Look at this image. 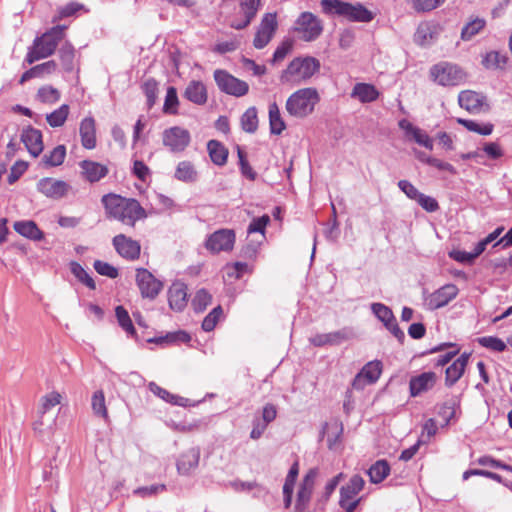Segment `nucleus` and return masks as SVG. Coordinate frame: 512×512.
Wrapping results in <instances>:
<instances>
[{"mask_svg":"<svg viewBox=\"0 0 512 512\" xmlns=\"http://www.w3.org/2000/svg\"><path fill=\"white\" fill-rule=\"evenodd\" d=\"M119 325L130 335L135 334V329L127 310L123 306H117L115 309Z\"/></svg>","mask_w":512,"mask_h":512,"instance_id":"6e6d98bb","label":"nucleus"},{"mask_svg":"<svg viewBox=\"0 0 512 512\" xmlns=\"http://www.w3.org/2000/svg\"><path fill=\"white\" fill-rule=\"evenodd\" d=\"M299 38L306 42L316 40L323 31L322 21L311 12H302L293 27Z\"/></svg>","mask_w":512,"mask_h":512,"instance_id":"0eeeda50","label":"nucleus"},{"mask_svg":"<svg viewBox=\"0 0 512 512\" xmlns=\"http://www.w3.org/2000/svg\"><path fill=\"white\" fill-rule=\"evenodd\" d=\"M82 146L86 149L96 147V124L93 117H85L79 127Z\"/></svg>","mask_w":512,"mask_h":512,"instance_id":"bb28decb","label":"nucleus"},{"mask_svg":"<svg viewBox=\"0 0 512 512\" xmlns=\"http://www.w3.org/2000/svg\"><path fill=\"white\" fill-rule=\"evenodd\" d=\"M191 339L190 335L184 331H178L176 333H169L164 337H157L154 339H150L149 342H154L157 344L162 343H172V342H189Z\"/></svg>","mask_w":512,"mask_h":512,"instance_id":"680f3d73","label":"nucleus"},{"mask_svg":"<svg viewBox=\"0 0 512 512\" xmlns=\"http://www.w3.org/2000/svg\"><path fill=\"white\" fill-rule=\"evenodd\" d=\"M365 481L360 475H353L349 482L340 489L339 505L346 512H354L361 498L356 496L364 488Z\"/></svg>","mask_w":512,"mask_h":512,"instance_id":"6e6552de","label":"nucleus"},{"mask_svg":"<svg viewBox=\"0 0 512 512\" xmlns=\"http://www.w3.org/2000/svg\"><path fill=\"white\" fill-rule=\"evenodd\" d=\"M371 310L385 327L395 320L392 310L382 303H373L371 305Z\"/></svg>","mask_w":512,"mask_h":512,"instance_id":"3c124183","label":"nucleus"},{"mask_svg":"<svg viewBox=\"0 0 512 512\" xmlns=\"http://www.w3.org/2000/svg\"><path fill=\"white\" fill-rule=\"evenodd\" d=\"M260 6V0H240V10L244 16L241 21L233 20L230 26L236 30L246 28L256 16Z\"/></svg>","mask_w":512,"mask_h":512,"instance_id":"393cba45","label":"nucleus"},{"mask_svg":"<svg viewBox=\"0 0 512 512\" xmlns=\"http://www.w3.org/2000/svg\"><path fill=\"white\" fill-rule=\"evenodd\" d=\"M241 125L244 131L254 133L258 127V118L256 108L250 107L241 117Z\"/></svg>","mask_w":512,"mask_h":512,"instance_id":"8fccbe9b","label":"nucleus"},{"mask_svg":"<svg viewBox=\"0 0 512 512\" xmlns=\"http://www.w3.org/2000/svg\"><path fill=\"white\" fill-rule=\"evenodd\" d=\"M91 407H92L93 413L97 417L107 419L108 411L106 408L105 396H104V393L102 390H98L93 393L92 398H91Z\"/></svg>","mask_w":512,"mask_h":512,"instance_id":"49530a36","label":"nucleus"},{"mask_svg":"<svg viewBox=\"0 0 512 512\" xmlns=\"http://www.w3.org/2000/svg\"><path fill=\"white\" fill-rule=\"evenodd\" d=\"M112 243L121 257L127 260H136L139 258L141 246L138 241L124 234H118L113 238Z\"/></svg>","mask_w":512,"mask_h":512,"instance_id":"a211bd4d","label":"nucleus"},{"mask_svg":"<svg viewBox=\"0 0 512 512\" xmlns=\"http://www.w3.org/2000/svg\"><path fill=\"white\" fill-rule=\"evenodd\" d=\"M70 108L67 104L61 105L58 109L46 115L47 123L53 127H61L66 122Z\"/></svg>","mask_w":512,"mask_h":512,"instance_id":"a19ab883","label":"nucleus"},{"mask_svg":"<svg viewBox=\"0 0 512 512\" xmlns=\"http://www.w3.org/2000/svg\"><path fill=\"white\" fill-rule=\"evenodd\" d=\"M178 104L179 100L176 88L172 86L168 87L163 105V111L167 114H176Z\"/></svg>","mask_w":512,"mask_h":512,"instance_id":"864d4df0","label":"nucleus"},{"mask_svg":"<svg viewBox=\"0 0 512 512\" xmlns=\"http://www.w3.org/2000/svg\"><path fill=\"white\" fill-rule=\"evenodd\" d=\"M367 473L372 483L379 484L390 474V465L384 459L377 460Z\"/></svg>","mask_w":512,"mask_h":512,"instance_id":"72a5a7b5","label":"nucleus"},{"mask_svg":"<svg viewBox=\"0 0 512 512\" xmlns=\"http://www.w3.org/2000/svg\"><path fill=\"white\" fill-rule=\"evenodd\" d=\"M187 301V286L183 282H174L168 290L170 308L180 312L186 307Z\"/></svg>","mask_w":512,"mask_h":512,"instance_id":"a878e982","label":"nucleus"},{"mask_svg":"<svg viewBox=\"0 0 512 512\" xmlns=\"http://www.w3.org/2000/svg\"><path fill=\"white\" fill-rule=\"evenodd\" d=\"M212 296L205 289H200L196 292L192 306L196 312H202L211 303Z\"/></svg>","mask_w":512,"mask_h":512,"instance_id":"4d7b16f0","label":"nucleus"},{"mask_svg":"<svg viewBox=\"0 0 512 512\" xmlns=\"http://www.w3.org/2000/svg\"><path fill=\"white\" fill-rule=\"evenodd\" d=\"M136 283L142 297L155 299L163 288V283L145 268L136 270Z\"/></svg>","mask_w":512,"mask_h":512,"instance_id":"ddd939ff","label":"nucleus"},{"mask_svg":"<svg viewBox=\"0 0 512 512\" xmlns=\"http://www.w3.org/2000/svg\"><path fill=\"white\" fill-rule=\"evenodd\" d=\"M56 419L57 414H42L37 410V417L33 423V429L40 435L51 433L56 423Z\"/></svg>","mask_w":512,"mask_h":512,"instance_id":"473e14b6","label":"nucleus"},{"mask_svg":"<svg viewBox=\"0 0 512 512\" xmlns=\"http://www.w3.org/2000/svg\"><path fill=\"white\" fill-rule=\"evenodd\" d=\"M66 156V148L63 145H58L49 154H45L42 161L46 166L55 167L64 162Z\"/></svg>","mask_w":512,"mask_h":512,"instance_id":"de8ad7c7","label":"nucleus"},{"mask_svg":"<svg viewBox=\"0 0 512 512\" xmlns=\"http://www.w3.org/2000/svg\"><path fill=\"white\" fill-rule=\"evenodd\" d=\"M14 230L20 235L35 241L43 239L44 234L36 223L31 220L17 221L13 225Z\"/></svg>","mask_w":512,"mask_h":512,"instance_id":"2f4dec72","label":"nucleus"},{"mask_svg":"<svg viewBox=\"0 0 512 512\" xmlns=\"http://www.w3.org/2000/svg\"><path fill=\"white\" fill-rule=\"evenodd\" d=\"M435 27L429 23H421L414 35V41L418 45L426 46L433 42L435 39Z\"/></svg>","mask_w":512,"mask_h":512,"instance_id":"e433bc0d","label":"nucleus"},{"mask_svg":"<svg viewBox=\"0 0 512 512\" xmlns=\"http://www.w3.org/2000/svg\"><path fill=\"white\" fill-rule=\"evenodd\" d=\"M235 232L232 229H219L206 240L205 247L212 253L231 251L235 244Z\"/></svg>","mask_w":512,"mask_h":512,"instance_id":"f8f14e48","label":"nucleus"},{"mask_svg":"<svg viewBox=\"0 0 512 512\" xmlns=\"http://www.w3.org/2000/svg\"><path fill=\"white\" fill-rule=\"evenodd\" d=\"M58 56L65 72H72L74 69L75 48L70 42H64L58 50Z\"/></svg>","mask_w":512,"mask_h":512,"instance_id":"f704fd0d","label":"nucleus"},{"mask_svg":"<svg viewBox=\"0 0 512 512\" xmlns=\"http://www.w3.org/2000/svg\"><path fill=\"white\" fill-rule=\"evenodd\" d=\"M320 69V62L314 57L293 59L281 74V82L298 85L309 80Z\"/></svg>","mask_w":512,"mask_h":512,"instance_id":"20e7f679","label":"nucleus"},{"mask_svg":"<svg viewBox=\"0 0 512 512\" xmlns=\"http://www.w3.org/2000/svg\"><path fill=\"white\" fill-rule=\"evenodd\" d=\"M469 356L470 355L466 353L462 354L446 369L445 384L447 386L450 387L454 385L461 378L468 363Z\"/></svg>","mask_w":512,"mask_h":512,"instance_id":"c85d7f7f","label":"nucleus"},{"mask_svg":"<svg viewBox=\"0 0 512 512\" xmlns=\"http://www.w3.org/2000/svg\"><path fill=\"white\" fill-rule=\"evenodd\" d=\"M478 343L487 349L502 352L506 349V344L503 340L494 336H484L478 338Z\"/></svg>","mask_w":512,"mask_h":512,"instance_id":"052dcab7","label":"nucleus"},{"mask_svg":"<svg viewBox=\"0 0 512 512\" xmlns=\"http://www.w3.org/2000/svg\"><path fill=\"white\" fill-rule=\"evenodd\" d=\"M93 266L96 272L100 275L107 276L111 279H114L118 276L117 268L107 262L96 260Z\"/></svg>","mask_w":512,"mask_h":512,"instance_id":"338daca9","label":"nucleus"},{"mask_svg":"<svg viewBox=\"0 0 512 512\" xmlns=\"http://www.w3.org/2000/svg\"><path fill=\"white\" fill-rule=\"evenodd\" d=\"M457 123L464 126L468 131L478 133L480 135H490L493 131V124L487 123L484 125L479 124L474 120L457 118Z\"/></svg>","mask_w":512,"mask_h":512,"instance_id":"c03bdc74","label":"nucleus"},{"mask_svg":"<svg viewBox=\"0 0 512 512\" xmlns=\"http://www.w3.org/2000/svg\"><path fill=\"white\" fill-rule=\"evenodd\" d=\"M214 79L218 88L229 95L241 97L247 94L249 90L248 84L225 70H216L214 72Z\"/></svg>","mask_w":512,"mask_h":512,"instance_id":"9d476101","label":"nucleus"},{"mask_svg":"<svg viewBox=\"0 0 512 512\" xmlns=\"http://www.w3.org/2000/svg\"><path fill=\"white\" fill-rule=\"evenodd\" d=\"M37 188L46 197L59 199L68 193L70 186L62 180L43 178L38 182Z\"/></svg>","mask_w":512,"mask_h":512,"instance_id":"6ab92c4d","label":"nucleus"},{"mask_svg":"<svg viewBox=\"0 0 512 512\" xmlns=\"http://www.w3.org/2000/svg\"><path fill=\"white\" fill-rule=\"evenodd\" d=\"M382 373L380 361H370L364 365L361 371L354 377L352 387L355 390H363L367 385L377 382Z\"/></svg>","mask_w":512,"mask_h":512,"instance_id":"2eb2a0df","label":"nucleus"},{"mask_svg":"<svg viewBox=\"0 0 512 512\" xmlns=\"http://www.w3.org/2000/svg\"><path fill=\"white\" fill-rule=\"evenodd\" d=\"M222 312H223V311H222L221 306H217V307H215V308H214V309H213V310H212V311H211V312H210V313H209V314L204 318V320H203V322H202V328H203V330H204V331H206V332H210V331H212V330L215 328V326H216V324H217V322H218V320H219L220 316L222 315Z\"/></svg>","mask_w":512,"mask_h":512,"instance_id":"0e129e2a","label":"nucleus"},{"mask_svg":"<svg viewBox=\"0 0 512 512\" xmlns=\"http://www.w3.org/2000/svg\"><path fill=\"white\" fill-rule=\"evenodd\" d=\"M201 450L199 447H190L181 452L176 460L177 472L183 476H189L199 466Z\"/></svg>","mask_w":512,"mask_h":512,"instance_id":"f3484780","label":"nucleus"},{"mask_svg":"<svg viewBox=\"0 0 512 512\" xmlns=\"http://www.w3.org/2000/svg\"><path fill=\"white\" fill-rule=\"evenodd\" d=\"M207 149L214 164L222 166L227 162L228 150L220 142L210 140Z\"/></svg>","mask_w":512,"mask_h":512,"instance_id":"c9c22d12","label":"nucleus"},{"mask_svg":"<svg viewBox=\"0 0 512 512\" xmlns=\"http://www.w3.org/2000/svg\"><path fill=\"white\" fill-rule=\"evenodd\" d=\"M60 97V91L51 85L41 86L36 93V99L44 104H55Z\"/></svg>","mask_w":512,"mask_h":512,"instance_id":"ea45409f","label":"nucleus"},{"mask_svg":"<svg viewBox=\"0 0 512 512\" xmlns=\"http://www.w3.org/2000/svg\"><path fill=\"white\" fill-rule=\"evenodd\" d=\"M342 430V425L338 423L331 424L327 427V445L329 449L334 450L337 448Z\"/></svg>","mask_w":512,"mask_h":512,"instance_id":"bf43d9fd","label":"nucleus"},{"mask_svg":"<svg viewBox=\"0 0 512 512\" xmlns=\"http://www.w3.org/2000/svg\"><path fill=\"white\" fill-rule=\"evenodd\" d=\"M437 381V375L432 372H423L420 375L414 376L409 381V390L412 397H417L429 390H431Z\"/></svg>","mask_w":512,"mask_h":512,"instance_id":"412c9836","label":"nucleus"},{"mask_svg":"<svg viewBox=\"0 0 512 512\" xmlns=\"http://www.w3.org/2000/svg\"><path fill=\"white\" fill-rule=\"evenodd\" d=\"M270 222V217L268 215H263L258 218H254L247 229V232L249 234L259 232L262 235H264L265 228L267 224Z\"/></svg>","mask_w":512,"mask_h":512,"instance_id":"774afa93","label":"nucleus"},{"mask_svg":"<svg viewBox=\"0 0 512 512\" xmlns=\"http://www.w3.org/2000/svg\"><path fill=\"white\" fill-rule=\"evenodd\" d=\"M444 2L445 0H411L413 8L418 12L432 11Z\"/></svg>","mask_w":512,"mask_h":512,"instance_id":"69168bd1","label":"nucleus"},{"mask_svg":"<svg viewBox=\"0 0 512 512\" xmlns=\"http://www.w3.org/2000/svg\"><path fill=\"white\" fill-rule=\"evenodd\" d=\"M458 103L470 114H480L489 110L486 96L472 90L461 91L458 95Z\"/></svg>","mask_w":512,"mask_h":512,"instance_id":"4468645a","label":"nucleus"},{"mask_svg":"<svg viewBox=\"0 0 512 512\" xmlns=\"http://www.w3.org/2000/svg\"><path fill=\"white\" fill-rule=\"evenodd\" d=\"M62 395L57 391H52L40 398L38 409L42 414H53L52 409L61 404Z\"/></svg>","mask_w":512,"mask_h":512,"instance_id":"4c0bfd02","label":"nucleus"},{"mask_svg":"<svg viewBox=\"0 0 512 512\" xmlns=\"http://www.w3.org/2000/svg\"><path fill=\"white\" fill-rule=\"evenodd\" d=\"M430 78L440 86H458L466 80L465 71L458 65L442 61L429 70Z\"/></svg>","mask_w":512,"mask_h":512,"instance_id":"423d86ee","label":"nucleus"},{"mask_svg":"<svg viewBox=\"0 0 512 512\" xmlns=\"http://www.w3.org/2000/svg\"><path fill=\"white\" fill-rule=\"evenodd\" d=\"M320 97L315 88H302L290 95L286 101V111L293 117L304 118L314 111Z\"/></svg>","mask_w":512,"mask_h":512,"instance_id":"39448f33","label":"nucleus"},{"mask_svg":"<svg viewBox=\"0 0 512 512\" xmlns=\"http://www.w3.org/2000/svg\"><path fill=\"white\" fill-rule=\"evenodd\" d=\"M458 292L459 290L456 285L445 284L425 297V305L430 310L442 308L455 299Z\"/></svg>","mask_w":512,"mask_h":512,"instance_id":"dca6fc26","label":"nucleus"},{"mask_svg":"<svg viewBox=\"0 0 512 512\" xmlns=\"http://www.w3.org/2000/svg\"><path fill=\"white\" fill-rule=\"evenodd\" d=\"M102 203L113 218L128 226H134L138 219L145 216V210L135 199L108 194L102 197Z\"/></svg>","mask_w":512,"mask_h":512,"instance_id":"f257e3e1","label":"nucleus"},{"mask_svg":"<svg viewBox=\"0 0 512 512\" xmlns=\"http://www.w3.org/2000/svg\"><path fill=\"white\" fill-rule=\"evenodd\" d=\"M379 96L377 89L367 83H357L351 92V97L358 99L362 103L375 101Z\"/></svg>","mask_w":512,"mask_h":512,"instance_id":"7c9ffc66","label":"nucleus"},{"mask_svg":"<svg viewBox=\"0 0 512 512\" xmlns=\"http://www.w3.org/2000/svg\"><path fill=\"white\" fill-rule=\"evenodd\" d=\"M237 152L242 175L248 178L249 180H255L257 174L248 163L245 152L240 147L237 148Z\"/></svg>","mask_w":512,"mask_h":512,"instance_id":"e2e57ef3","label":"nucleus"},{"mask_svg":"<svg viewBox=\"0 0 512 512\" xmlns=\"http://www.w3.org/2000/svg\"><path fill=\"white\" fill-rule=\"evenodd\" d=\"M399 127L405 132V136L409 140L415 141L417 144L432 150L433 140L432 138L422 129L414 126L406 119H402L398 123Z\"/></svg>","mask_w":512,"mask_h":512,"instance_id":"4be33fe9","label":"nucleus"},{"mask_svg":"<svg viewBox=\"0 0 512 512\" xmlns=\"http://www.w3.org/2000/svg\"><path fill=\"white\" fill-rule=\"evenodd\" d=\"M184 97L194 104H205L207 101L205 85L201 81H191L185 89Z\"/></svg>","mask_w":512,"mask_h":512,"instance_id":"c756f323","label":"nucleus"},{"mask_svg":"<svg viewBox=\"0 0 512 512\" xmlns=\"http://www.w3.org/2000/svg\"><path fill=\"white\" fill-rule=\"evenodd\" d=\"M482 63L488 69L503 68L506 64V57L502 56L499 52L492 51L485 55Z\"/></svg>","mask_w":512,"mask_h":512,"instance_id":"13d9d810","label":"nucleus"},{"mask_svg":"<svg viewBox=\"0 0 512 512\" xmlns=\"http://www.w3.org/2000/svg\"><path fill=\"white\" fill-rule=\"evenodd\" d=\"M459 405L460 399L457 396H453L442 404L438 414L445 420L446 424H448L450 420L455 417L456 408L459 407Z\"/></svg>","mask_w":512,"mask_h":512,"instance_id":"a18cd8bd","label":"nucleus"},{"mask_svg":"<svg viewBox=\"0 0 512 512\" xmlns=\"http://www.w3.org/2000/svg\"><path fill=\"white\" fill-rule=\"evenodd\" d=\"M269 124L271 133L275 135L281 134L286 128L279 107L275 102L269 105Z\"/></svg>","mask_w":512,"mask_h":512,"instance_id":"58836bf2","label":"nucleus"},{"mask_svg":"<svg viewBox=\"0 0 512 512\" xmlns=\"http://www.w3.org/2000/svg\"><path fill=\"white\" fill-rule=\"evenodd\" d=\"M57 68L58 65L54 60H49L42 64L36 65L22 74L19 83L24 84L30 79L42 78L45 75L53 74L56 72Z\"/></svg>","mask_w":512,"mask_h":512,"instance_id":"cd10ccee","label":"nucleus"},{"mask_svg":"<svg viewBox=\"0 0 512 512\" xmlns=\"http://www.w3.org/2000/svg\"><path fill=\"white\" fill-rule=\"evenodd\" d=\"M175 178L184 182H192L196 180L197 172L191 162L182 161L177 165Z\"/></svg>","mask_w":512,"mask_h":512,"instance_id":"37998d69","label":"nucleus"},{"mask_svg":"<svg viewBox=\"0 0 512 512\" xmlns=\"http://www.w3.org/2000/svg\"><path fill=\"white\" fill-rule=\"evenodd\" d=\"M317 474L316 469H311L304 477L303 483L297 493L295 509L298 512L303 511L309 503Z\"/></svg>","mask_w":512,"mask_h":512,"instance_id":"5701e85b","label":"nucleus"},{"mask_svg":"<svg viewBox=\"0 0 512 512\" xmlns=\"http://www.w3.org/2000/svg\"><path fill=\"white\" fill-rule=\"evenodd\" d=\"M278 28L276 13H266L257 28L253 46L256 49L264 48L273 38Z\"/></svg>","mask_w":512,"mask_h":512,"instance_id":"9b49d317","label":"nucleus"},{"mask_svg":"<svg viewBox=\"0 0 512 512\" xmlns=\"http://www.w3.org/2000/svg\"><path fill=\"white\" fill-rule=\"evenodd\" d=\"M485 26V20L476 18L471 22L467 23L462 31L461 38L465 41L472 39L476 34H478Z\"/></svg>","mask_w":512,"mask_h":512,"instance_id":"603ef678","label":"nucleus"},{"mask_svg":"<svg viewBox=\"0 0 512 512\" xmlns=\"http://www.w3.org/2000/svg\"><path fill=\"white\" fill-rule=\"evenodd\" d=\"M66 28L65 25H56L40 37H36L33 41V45L28 50L25 61L28 64H32L51 56L55 52L58 44L64 39Z\"/></svg>","mask_w":512,"mask_h":512,"instance_id":"f03ea898","label":"nucleus"},{"mask_svg":"<svg viewBox=\"0 0 512 512\" xmlns=\"http://www.w3.org/2000/svg\"><path fill=\"white\" fill-rule=\"evenodd\" d=\"M21 141L24 143L28 152L33 157H38L44 148L42 141V133L33 127H27L22 131Z\"/></svg>","mask_w":512,"mask_h":512,"instance_id":"b1692460","label":"nucleus"},{"mask_svg":"<svg viewBox=\"0 0 512 512\" xmlns=\"http://www.w3.org/2000/svg\"><path fill=\"white\" fill-rule=\"evenodd\" d=\"M149 389H150V391L153 394L157 395L158 397H160L161 399L165 400L166 402H169V403H172V404H176V405H179V406H185L186 405L187 399L169 393L167 390H165L164 388H161L160 386H158L154 382H151L149 384Z\"/></svg>","mask_w":512,"mask_h":512,"instance_id":"79ce46f5","label":"nucleus"},{"mask_svg":"<svg viewBox=\"0 0 512 512\" xmlns=\"http://www.w3.org/2000/svg\"><path fill=\"white\" fill-rule=\"evenodd\" d=\"M191 142L190 132L180 126H173L162 132V143L172 153L183 152Z\"/></svg>","mask_w":512,"mask_h":512,"instance_id":"1a4fd4ad","label":"nucleus"},{"mask_svg":"<svg viewBox=\"0 0 512 512\" xmlns=\"http://www.w3.org/2000/svg\"><path fill=\"white\" fill-rule=\"evenodd\" d=\"M142 88L147 98V105L151 108L155 104L157 98L158 83L155 79L148 78L144 81Z\"/></svg>","mask_w":512,"mask_h":512,"instance_id":"5fc2aeb1","label":"nucleus"},{"mask_svg":"<svg viewBox=\"0 0 512 512\" xmlns=\"http://www.w3.org/2000/svg\"><path fill=\"white\" fill-rule=\"evenodd\" d=\"M322 11L327 15H337L352 22H371L375 13L362 3H349L342 0H321Z\"/></svg>","mask_w":512,"mask_h":512,"instance_id":"7ed1b4c3","label":"nucleus"},{"mask_svg":"<svg viewBox=\"0 0 512 512\" xmlns=\"http://www.w3.org/2000/svg\"><path fill=\"white\" fill-rule=\"evenodd\" d=\"M81 176L90 183H95L103 179L109 173L106 165L92 160H82L79 162Z\"/></svg>","mask_w":512,"mask_h":512,"instance_id":"aec40b11","label":"nucleus"},{"mask_svg":"<svg viewBox=\"0 0 512 512\" xmlns=\"http://www.w3.org/2000/svg\"><path fill=\"white\" fill-rule=\"evenodd\" d=\"M71 273L89 289L94 290L96 288L95 281L88 274V272L77 262H71L70 264Z\"/></svg>","mask_w":512,"mask_h":512,"instance_id":"09e8293b","label":"nucleus"}]
</instances>
